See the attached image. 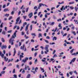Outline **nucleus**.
I'll return each instance as SVG.
<instances>
[{"instance_id": "f257e3e1", "label": "nucleus", "mask_w": 78, "mask_h": 78, "mask_svg": "<svg viewBox=\"0 0 78 78\" xmlns=\"http://www.w3.org/2000/svg\"><path fill=\"white\" fill-rule=\"evenodd\" d=\"M15 37H14V35H12L11 37L9 40V44H11V45H14L13 42L14 41V39H15Z\"/></svg>"}, {"instance_id": "f03ea898", "label": "nucleus", "mask_w": 78, "mask_h": 78, "mask_svg": "<svg viewBox=\"0 0 78 78\" xmlns=\"http://www.w3.org/2000/svg\"><path fill=\"white\" fill-rule=\"evenodd\" d=\"M49 47V45H46L45 48V50H46V51H44V53H45V54H47V52H48V47Z\"/></svg>"}, {"instance_id": "7ed1b4c3", "label": "nucleus", "mask_w": 78, "mask_h": 78, "mask_svg": "<svg viewBox=\"0 0 78 78\" xmlns=\"http://www.w3.org/2000/svg\"><path fill=\"white\" fill-rule=\"evenodd\" d=\"M28 60V57H26L25 58V59H23L22 61V62H23L24 63H25L27 62V61Z\"/></svg>"}, {"instance_id": "20e7f679", "label": "nucleus", "mask_w": 78, "mask_h": 78, "mask_svg": "<svg viewBox=\"0 0 78 78\" xmlns=\"http://www.w3.org/2000/svg\"><path fill=\"white\" fill-rule=\"evenodd\" d=\"M76 60V58H73V59L71 60V62L69 63V64H71L72 63L74 62Z\"/></svg>"}, {"instance_id": "39448f33", "label": "nucleus", "mask_w": 78, "mask_h": 78, "mask_svg": "<svg viewBox=\"0 0 78 78\" xmlns=\"http://www.w3.org/2000/svg\"><path fill=\"white\" fill-rule=\"evenodd\" d=\"M7 48V46H6V45H3L1 47V49L2 50H3V48H5V49H6Z\"/></svg>"}, {"instance_id": "423d86ee", "label": "nucleus", "mask_w": 78, "mask_h": 78, "mask_svg": "<svg viewBox=\"0 0 78 78\" xmlns=\"http://www.w3.org/2000/svg\"><path fill=\"white\" fill-rule=\"evenodd\" d=\"M42 6H47V5L45 4H42V3L39 4V6H40V7H41Z\"/></svg>"}, {"instance_id": "0eeeda50", "label": "nucleus", "mask_w": 78, "mask_h": 78, "mask_svg": "<svg viewBox=\"0 0 78 78\" xmlns=\"http://www.w3.org/2000/svg\"><path fill=\"white\" fill-rule=\"evenodd\" d=\"M28 16L29 17V18H31L32 17V16H33V12H31L29 13Z\"/></svg>"}, {"instance_id": "6e6552de", "label": "nucleus", "mask_w": 78, "mask_h": 78, "mask_svg": "<svg viewBox=\"0 0 78 78\" xmlns=\"http://www.w3.org/2000/svg\"><path fill=\"white\" fill-rule=\"evenodd\" d=\"M0 56H1L2 58H4V54H2V52L0 51Z\"/></svg>"}, {"instance_id": "1a4fd4ad", "label": "nucleus", "mask_w": 78, "mask_h": 78, "mask_svg": "<svg viewBox=\"0 0 78 78\" xmlns=\"http://www.w3.org/2000/svg\"><path fill=\"white\" fill-rule=\"evenodd\" d=\"M24 47H25V44H23V46H21L20 48V49L23 50H24Z\"/></svg>"}, {"instance_id": "9d476101", "label": "nucleus", "mask_w": 78, "mask_h": 78, "mask_svg": "<svg viewBox=\"0 0 78 78\" xmlns=\"http://www.w3.org/2000/svg\"><path fill=\"white\" fill-rule=\"evenodd\" d=\"M17 32V30H16L15 32L13 34V36L14 37H16V33Z\"/></svg>"}, {"instance_id": "9b49d317", "label": "nucleus", "mask_w": 78, "mask_h": 78, "mask_svg": "<svg viewBox=\"0 0 78 78\" xmlns=\"http://www.w3.org/2000/svg\"><path fill=\"white\" fill-rule=\"evenodd\" d=\"M4 60H5V61H6V62H7L8 60V58H7L6 59V56H5L4 57Z\"/></svg>"}, {"instance_id": "f8f14e48", "label": "nucleus", "mask_w": 78, "mask_h": 78, "mask_svg": "<svg viewBox=\"0 0 78 78\" xmlns=\"http://www.w3.org/2000/svg\"><path fill=\"white\" fill-rule=\"evenodd\" d=\"M14 52L13 56H15V55H16V49L15 48H14Z\"/></svg>"}, {"instance_id": "ddd939ff", "label": "nucleus", "mask_w": 78, "mask_h": 78, "mask_svg": "<svg viewBox=\"0 0 78 78\" xmlns=\"http://www.w3.org/2000/svg\"><path fill=\"white\" fill-rule=\"evenodd\" d=\"M58 27H60V28H59V30H61V29H62V27L61 25V23L59 24L58 25Z\"/></svg>"}, {"instance_id": "4468645a", "label": "nucleus", "mask_w": 78, "mask_h": 78, "mask_svg": "<svg viewBox=\"0 0 78 78\" xmlns=\"http://www.w3.org/2000/svg\"><path fill=\"white\" fill-rule=\"evenodd\" d=\"M9 11V10H8V9H5L4 10V12H6V11Z\"/></svg>"}, {"instance_id": "2eb2a0df", "label": "nucleus", "mask_w": 78, "mask_h": 78, "mask_svg": "<svg viewBox=\"0 0 78 78\" xmlns=\"http://www.w3.org/2000/svg\"><path fill=\"white\" fill-rule=\"evenodd\" d=\"M1 41L2 42H5V40L3 38H1Z\"/></svg>"}, {"instance_id": "dca6fc26", "label": "nucleus", "mask_w": 78, "mask_h": 78, "mask_svg": "<svg viewBox=\"0 0 78 78\" xmlns=\"http://www.w3.org/2000/svg\"><path fill=\"white\" fill-rule=\"evenodd\" d=\"M30 76H31V74H28L26 77V78H30Z\"/></svg>"}, {"instance_id": "f3484780", "label": "nucleus", "mask_w": 78, "mask_h": 78, "mask_svg": "<svg viewBox=\"0 0 78 78\" xmlns=\"http://www.w3.org/2000/svg\"><path fill=\"white\" fill-rule=\"evenodd\" d=\"M38 37L39 38L40 37H42V34L41 33L39 34Z\"/></svg>"}, {"instance_id": "a211bd4d", "label": "nucleus", "mask_w": 78, "mask_h": 78, "mask_svg": "<svg viewBox=\"0 0 78 78\" xmlns=\"http://www.w3.org/2000/svg\"><path fill=\"white\" fill-rule=\"evenodd\" d=\"M20 17H19L16 20V22H18L19 21V20H20Z\"/></svg>"}, {"instance_id": "6ab92c4d", "label": "nucleus", "mask_w": 78, "mask_h": 78, "mask_svg": "<svg viewBox=\"0 0 78 78\" xmlns=\"http://www.w3.org/2000/svg\"><path fill=\"white\" fill-rule=\"evenodd\" d=\"M31 35L32 36H34L35 37L36 36V34L34 33L31 34Z\"/></svg>"}, {"instance_id": "aec40b11", "label": "nucleus", "mask_w": 78, "mask_h": 78, "mask_svg": "<svg viewBox=\"0 0 78 78\" xmlns=\"http://www.w3.org/2000/svg\"><path fill=\"white\" fill-rule=\"evenodd\" d=\"M9 16V14L6 13L5 15V16H6L7 17H8Z\"/></svg>"}, {"instance_id": "412c9836", "label": "nucleus", "mask_w": 78, "mask_h": 78, "mask_svg": "<svg viewBox=\"0 0 78 78\" xmlns=\"http://www.w3.org/2000/svg\"><path fill=\"white\" fill-rule=\"evenodd\" d=\"M41 70H43L42 71V72H43V73H44V72H45V70H44V69L43 68H40Z\"/></svg>"}, {"instance_id": "4be33fe9", "label": "nucleus", "mask_w": 78, "mask_h": 78, "mask_svg": "<svg viewBox=\"0 0 78 78\" xmlns=\"http://www.w3.org/2000/svg\"><path fill=\"white\" fill-rule=\"evenodd\" d=\"M28 25H27L26 27V29L25 30L26 31H27L28 30Z\"/></svg>"}, {"instance_id": "5701e85b", "label": "nucleus", "mask_w": 78, "mask_h": 78, "mask_svg": "<svg viewBox=\"0 0 78 78\" xmlns=\"http://www.w3.org/2000/svg\"><path fill=\"white\" fill-rule=\"evenodd\" d=\"M57 39V38H56V37H54L53 38L52 40L53 41H55V40H56Z\"/></svg>"}, {"instance_id": "b1692460", "label": "nucleus", "mask_w": 78, "mask_h": 78, "mask_svg": "<svg viewBox=\"0 0 78 78\" xmlns=\"http://www.w3.org/2000/svg\"><path fill=\"white\" fill-rule=\"evenodd\" d=\"M55 24V22H52L51 24H50V25H51V26H53V25H54V24Z\"/></svg>"}, {"instance_id": "393cba45", "label": "nucleus", "mask_w": 78, "mask_h": 78, "mask_svg": "<svg viewBox=\"0 0 78 78\" xmlns=\"http://www.w3.org/2000/svg\"><path fill=\"white\" fill-rule=\"evenodd\" d=\"M75 3V2H69V5H71V4H74Z\"/></svg>"}, {"instance_id": "a878e982", "label": "nucleus", "mask_w": 78, "mask_h": 78, "mask_svg": "<svg viewBox=\"0 0 78 78\" xmlns=\"http://www.w3.org/2000/svg\"><path fill=\"white\" fill-rule=\"evenodd\" d=\"M14 10L12 11L11 12V15H14Z\"/></svg>"}, {"instance_id": "bb28decb", "label": "nucleus", "mask_w": 78, "mask_h": 78, "mask_svg": "<svg viewBox=\"0 0 78 78\" xmlns=\"http://www.w3.org/2000/svg\"><path fill=\"white\" fill-rule=\"evenodd\" d=\"M64 1H62L61 3L58 2V4H60L61 5V4H64Z\"/></svg>"}, {"instance_id": "cd10ccee", "label": "nucleus", "mask_w": 78, "mask_h": 78, "mask_svg": "<svg viewBox=\"0 0 78 78\" xmlns=\"http://www.w3.org/2000/svg\"><path fill=\"white\" fill-rule=\"evenodd\" d=\"M74 50V49H73L71 50L70 51V53H72Z\"/></svg>"}, {"instance_id": "c85d7f7f", "label": "nucleus", "mask_w": 78, "mask_h": 78, "mask_svg": "<svg viewBox=\"0 0 78 78\" xmlns=\"http://www.w3.org/2000/svg\"><path fill=\"white\" fill-rule=\"evenodd\" d=\"M30 31H32V29L33 28V26L32 25H30Z\"/></svg>"}, {"instance_id": "c756f323", "label": "nucleus", "mask_w": 78, "mask_h": 78, "mask_svg": "<svg viewBox=\"0 0 78 78\" xmlns=\"http://www.w3.org/2000/svg\"><path fill=\"white\" fill-rule=\"evenodd\" d=\"M2 34L5 35V34H6V32H5V31H3L2 33Z\"/></svg>"}, {"instance_id": "7c9ffc66", "label": "nucleus", "mask_w": 78, "mask_h": 78, "mask_svg": "<svg viewBox=\"0 0 78 78\" xmlns=\"http://www.w3.org/2000/svg\"><path fill=\"white\" fill-rule=\"evenodd\" d=\"M44 41L45 42H46V43H47V44H48V43H49L48 41L47 40H44Z\"/></svg>"}, {"instance_id": "2f4dec72", "label": "nucleus", "mask_w": 78, "mask_h": 78, "mask_svg": "<svg viewBox=\"0 0 78 78\" xmlns=\"http://www.w3.org/2000/svg\"><path fill=\"white\" fill-rule=\"evenodd\" d=\"M26 12H27L28 11V9H29V7H28L26 9Z\"/></svg>"}, {"instance_id": "473e14b6", "label": "nucleus", "mask_w": 78, "mask_h": 78, "mask_svg": "<svg viewBox=\"0 0 78 78\" xmlns=\"http://www.w3.org/2000/svg\"><path fill=\"white\" fill-rule=\"evenodd\" d=\"M39 57L40 58V59H42V55H41V54L39 55Z\"/></svg>"}, {"instance_id": "72a5a7b5", "label": "nucleus", "mask_w": 78, "mask_h": 78, "mask_svg": "<svg viewBox=\"0 0 78 78\" xmlns=\"http://www.w3.org/2000/svg\"><path fill=\"white\" fill-rule=\"evenodd\" d=\"M70 8L72 10V9H74V7H73V6H70Z\"/></svg>"}, {"instance_id": "f704fd0d", "label": "nucleus", "mask_w": 78, "mask_h": 78, "mask_svg": "<svg viewBox=\"0 0 78 78\" xmlns=\"http://www.w3.org/2000/svg\"><path fill=\"white\" fill-rule=\"evenodd\" d=\"M72 33L75 36H76V33H75V32L73 31Z\"/></svg>"}, {"instance_id": "c9c22d12", "label": "nucleus", "mask_w": 78, "mask_h": 78, "mask_svg": "<svg viewBox=\"0 0 78 78\" xmlns=\"http://www.w3.org/2000/svg\"><path fill=\"white\" fill-rule=\"evenodd\" d=\"M69 74L70 75H72V74H73V72H72V71L70 72L69 73Z\"/></svg>"}, {"instance_id": "e433bc0d", "label": "nucleus", "mask_w": 78, "mask_h": 78, "mask_svg": "<svg viewBox=\"0 0 78 78\" xmlns=\"http://www.w3.org/2000/svg\"><path fill=\"white\" fill-rule=\"evenodd\" d=\"M3 23H2L1 25L0 26V28H3Z\"/></svg>"}, {"instance_id": "4c0bfd02", "label": "nucleus", "mask_w": 78, "mask_h": 78, "mask_svg": "<svg viewBox=\"0 0 78 78\" xmlns=\"http://www.w3.org/2000/svg\"><path fill=\"white\" fill-rule=\"evenodd\" d=\"M11 32H12V30H9L7 31V33H11Z\"/></svg>"}, {"instance_id": "58836bf2", "label": "nucleus", "mask_w": 78, "mask_h": 78, "mask_svg": "<svg viewBox=\"0 0 78 78\" xmlns=\"http://www.w3.org/2000/svg\"><path fill=\"white\" fill-rule=\"evenodd\" d=\"M5 73V71H2V72H1V73L2 74H3L4 73Z\"/></svg>"}, {"instance_id": "ea45409f", "label": "nucleus", "mask_w": 78, "mask_h": 78, "mask_svg": "<svg viewBox=\"0 0 78 78\" xmlns=\"http://www.w3.org/2000/svg\"><path fill=\"white\" fill-rule=\"evenodd\" d=\"M73 24H71V25H69V27H71L73 26Z\"/></svg>"}, {"instance_id": "a19ab883", "label": "nucleus", "mask_w": 78, "mask_h": 78, "mask_svg": "<svg viewBox=\"0 0 78 78\" xmlns=\"http://www.w3.org/2000/svg\"><path fill=\"white\" fill-rule=\"evenodd\" d=\"M63 8H64V6H62V7L61 8L60 10H61V11H62V10H63Z\"/></svg>"}, {"instance_id": "79ce46f5", "label": "nucleus", "mask_w": 78, "mask_h": 78, "mask_svg": "<svg viewBox=\"0 0 78 78\" xmlns=\"http://www.w3.org/2000/svg\"><path fill=\"white\" fill-rule=\"evenodd\" d=\"M53 19H56V16H55V15L53 16Z\"/></svg>"}, {"instance_id": "37998d69", "label": "nucleus", "mask_w": 78, "mask_h": 78, "mask_svg": "<svg viewBox=\"0 0 78 78\" xmlns=\"http://www.w3.org/2000/svg\"><path fill=\"white\" fill-rule=\"evenodd\" d=\"M55 57H57V55L56 54H54L52 58H54Z\"/></svg>"}, {"instance_id": "c03bdc74", "label": "nucleus", "mask_w": 78, "mask_h": 78, "mask_svg": "<svg viewBox=\"0 0 78 78\" xmlns=\"http://www.w3.org/2000/svg\"><path fill=\"white\" fill-rule=\"evenodd\" d=\"M27 68L28 69V70H30V68L29 66H27Z\"/></svg>"}, {"instance_id": "a18cd8bd", "label": "nucleus", "mask_w": 78, "mask_h": 78, "mask_svg": "<svg viewBox=\"0 0 78 78\" xmlns=\"http://www.w3.org/2000/svg\"><path fill=\"white\" fill-rule=\"evenodd\" d=\"M72 55H74L75 56L76 55V53H74L73 54H72Z\"/></svg>"}, {"instance_id": "49530a36", "label": "nucleus", "mask_w": 78, "mask_h": 78, "mask_svg": "<svg viewBox=\"0 0 78 78\" xmlns=\"http://www.w3.org/2000/svg\"><path fill=\"white\" fill-rule=\"evenodd\" d=\"M74 73H76V75H77L78 74V73H77L76 71V70H75V71H74Z\"/></svg>"}, {"instance_id": "de8ad7c7", "label": "nucleus", "mask_w": 78, "mask_h": 78, "mask_svg": "<svg viewBox=\"0 0 78 78\" xmlns=\"http://www.w3.org/2000/svg\"><path fill=\"white\" fill-rule=\"evenodd\" d=\"M15 46L16 48H18V47L19 46V45L18 44H16L15 45Z\"/></svg>"}, {"instance_id": "09e8293b", "label": "nucleus", "mask_w": 78, "mask_h": 78, "mask_svg": "<svg viewBox=\"0 0 78 78\" xmlns=\"http://www.w3.org/2000/svg\"><path fill=\"white\" fill-rule=\"evenodd\" d=\"M22 23V20H20V22L19 23V25L20 24V23Z\"/></svg>"}, {"instance_id": "8fccbe9b", "label": "nucleus", "mask_w": 78, "mask_h": 78, "mask_svg": "<svg viewBox=\"0 0 78 78\" xmlns=\"http://www.w3.org/2000/svg\"><path fill=\"white\" fill-rule=\"evenodd\" d=\"M41 61H42V62H47V61L44 60V59H41Z\"/></svg>"}, {"instance_id": "3c124183", "label": "nucleus", "mask_w": 78, "mask_h": 78, "mask_svg": "<svg viewBox=\"0 0 78 78\" xmlns=\"http://www.w3.org/2000/svg\"><path fill=\"white\" fill-rule=\"evenodd\" d=\"M20 58H23V55H20Z\"/></svg>"}, {"instance_id": "603ef678", "label": "nucleus", "mask_w": 78, "mask_h": 78, "mask_svg": "<svg viewBox=\"0 0 78 78\" xmlns=\"http://www.w3.org/2000/svg\"><path fill=\"white\" fill-rule=\"evenodd\" d=\"M15 69H14L13 70V72H12L13 73H15Z\"/></svg>"}, {"instance_id": "864d4df0", "label": "nucleus", "mask_w": 78, "mask_h": 78, "mask_svg": "<svg viewBox=\"0 0 78 78\" xmlns=\"http://www.w3.org/2000/svg\"><path fill=\"white\" fill-rule=\"evenodd\" d=\"M46 39H50V37L48 36H47L46 37Z\"/></svg>"}, {"instance_id": "5fc2aeb1", "label": "nucleus", "mask_w": 78, "mask_h": 78, "mask_svg": "<svg viewBox=\"0 0 78 78\" xmlns=\"http://www.w3.org/2000/svg\"><path fill=\"white\" fill-rule=\"evenodd\" d=\"M55 52H56V50H54L52 53L53 55H54V54H55Z\"/></svg>"}, {"instance_id": "6e6d98bb", "label": "nucleus", "mask_w": 78, "mask_h": 78, "mask_svg": "<svg viewBox=\"0 0 78 78\" xmlns=\"http://www.w3.org/2000/svg\"><path fill=\"white\" fill-rule=\"evenodd\" d=\"M17 26L15 25L14 27L13 28V30H15V29H16V28H17Z\"/></svg>"}, {"instance_id": "4d7b16f0", "label": "nucleus", "mask_w": 78, "mask_h": 78, "mask_svg": "<svg viewBox=\"0 0 78 78\" xmlns=\"http://www.w3.org/2000/svg\"><path fill=\"white\" fill-rule=\"evenodd\" d=\"M5 7H6V5L5 4L3 5V8H5Z\"/></svg>"}, {"instance_id": "13d9d810", "label": "nucleus", "mask_w": 78, "mask_h": 78, "mask_svg": "<svg viewBox=\"0 0 78 78\" xmlns=\"http://www.w3.org/2000/svg\"><path fill=\"white\" fill-rule=\"evenodd\" d=\"M12 16H10L9 18V20H11V19H12Z\"/></svg>"}, {"instance_id": "bf43d9fd", "label": "nucleus", "mask_w": 78, "mask_h": 78, "mask_svg": "<svg viewBox=\"0 0 78 78\" xmlns=\"http://www.w3.org/2000/svg\"><path fill=\"white\" fill-rule=\"evenodd\" d=\"M12 66V63H10L8 65V66Z\"/></svg>"}, {"instance_id": "052dcab7", "label": "nucleus", "mask_w": 78, "mask_h": 78, "mask_svg": "<svg viewBox=\"0 0 78 78\" xmlns=\"http://www.w3.org/2000/svg\"><path fill=\"white\" fill-rule=\"evenodd\" d=\"M58 22H59V21H61V19H59L57 20Z\"/></svg>"}, {"instance_id": "680f3d73", "label": "nucleus", "mask_w": 78, "mask_h": 78, "mask_svg": "<svg viewBox=\"0 0 78 78\" xmlns=\"http://www.w3.org/2000/svg\"><path fill=\"white\" fill-rule=\"evenodd\" d=\"M14 76L15 78H17V75L16 74L14 75Z\"/></svg>"}, {"instance_id": "e2e57ef3", "label": "nucleus", "mask_w": 78, "mask_h": 78, "mask_svg": "<svg viewBox=\"0 0 78 78\" xmlns=\"http://www.w3.org/2000/svg\"><path fill=\"white\" fill-rule=\"evenodd\" d=\"M38 31H42V30L41 28H39L38 29Z\"/></svg>"}, {"instance_id": "0e129e2a", "label": "nucleus", "mask_w": 78, "mask_h": 78, "mask_svg": "<svg viewBox=\"0 0 78 78\" xmlns=\"http://www.w3.org/2000/svg\"><path fill=\"white\" fill-rule=\"evenodd\" d=\"M6 67H4V68H3V70H5V69H6Z\"/></svg>"}, {"instance_id": "69168bd1", "label": "nucleus", "mask_w": 78, "mask_h": 78, "mask_svg": "<svg viewBox=\"0 0 78 78\" xmlns=\"http://www.w3.org/2000/svg\"><path fill=\"white\" fill-rule=\"evenodd\" d=\"M16 67L17 68H18V69H19V65H16Z\"/></svg>"}, {"instance_id": "338daca9", "label": "nucleus", "mask_w": 78, "mask_h": 78, "mask_svg": "<svg viewBox=\"0 0 78 78\" xmlns=\"http://www.w3.org/2000/svg\"><path fill=\"white\" fill-rule=\"evenodd\" d=\"M66 35H67V34L66 33V34H65L64 35H63V37L66 36Z\"/></svg>"}, {"instance_id": "774afa93", "label": "nucleus", "mask_w": 78, "mask_h": 78, "mask_svg": "<svg viewBox=\"0 0 78 78\" xmlns=\"http://www.w3.org/2000/svg\"><path fill=\"white\" fill-rule=\"evenodd\" d=\"M22 73H25V71L24 70H23V71H22Z\"/></svg>"}]
</instances>
